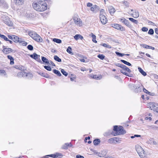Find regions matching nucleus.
<instances>
[{
	"label": "nucleus",
	"mask_w": 158,
	"mask_h": 158,
	"mask_svg": "<svg viewBox=\"0 0 158 158\" xmlns=\"http://www.w3.org/2000/svg\"><path fill=\"white\" fill-rule=\"evenodd\" d=\"M129 20L132 22L133 23H135V24H137L138 21L137 20H135L133 18H129Z\"/></svg>",
	"instance_id": "4c0bfd02"
},
{
	"label": "nucleus",
	"mask_w": 158,
	"mask_h": 158,
	"mask_svg": "<svg viewBox=\"0 0 158 158\" xmlns=\"http://www.w3.org/2000/svg\"><path fill=\"white\" fill-rule=\"evenodd\" d=\"M26 73L24 71H21L19 73L17 74V76L19 77L25 76Z\"/></svg>",
	"instance_id": "b1692460"
},
{
	"label": "nucleus",
	"mask_w": 158,
	"mask_h": 158,
	"mask_svg": "<svg viewBox=\"0 0 158 158\" xmlns=\"http://www.w3.org/2000/svg\"><path fill=\"white\" fill-rule=\"evenodd\" d=\"M138 69L139 72L144 76H145L147 74L140 67H138Z\"/></svg>",
	"instance_id": "a878e982"
},
{
	"label": "nucleus",
	"mask_w": 158,
	"mask_h": 158,
	"mask_svg": "<svg viewBox=\"0 0 158 158\" xmlns=\"http://www.w3.org/2000/svg\"><path fill=\"white\" fill-rule=\"evenodd\" d=\"M27 44V43L26 42L23 41V46H26Z\"/></svg>",
	"instance_id": "338daca9"
},
{
	"label": "nucleus",
	"mask_w": 158,
	"mask_h": 158,
	"mask_svg": "<svg viewBox=\"0 0 158 158\" xmlns=\"http://www.w3.org/2000/svg\"><path fill=\"white\" fill-rule=\"evenodd\" d=\"M115 53L117 55L119 56H123L125 55L124 54L118 52H115Z\"/></svg>",
	"instance_id": "c03bdc74"
},
{
	"label": "nucleus",
	"mask_w": 158,
	"mask_h": 158,
	"mask_svg": "<svg viewBox=\"0 0 158 158\" xmlns=\"http://www.w3.org/2000/svg\"><path fill=\"white\" fill-rule=\"evenodd\" d=\"M150 109L158 113V104L153 103L150 104Z\"/></svg>",
	"instance_id": "423d86ee"
},
{
	"label": "nucleus",
	"mask_w": 158,
	"mask_h": 158,
	"mask_svg": "<svg viewBox=\"0 0 158 158\" xmlns=\"http://www.w3.org/2000/svg\"><path fill=\"white\" fill-rule=\"evenodd\" d=\"M113 130L114 131L117 132L115 134H114V135H120V134L117 132V131H118V126H115L114 127Z\"/></svg>",
	"instance_id": "cd10ccee"
},
{
	"label": "nucleus",
	"mask_w": 158,
	"mask_h": 158,
	"mask_svg": "<svg viewBox=\"0 0 158 158\" xmlns=\"http://www.w3.org/2000/svg\"><path fill=\"white\" fill-rule=\"evenodd\" d=\"M102 45L103 46L105 47H106V48H111V47L109 45H107V44H106L105 43L103 44H102Z\"/></svg>",
	"instance_id": "58836bf2"
},
{
	"label": "nucleus",
	"mask_w": 158,
	"mask_h": 158,
	"mask_svg": "<svg viewBox=\"0 0 158 158\" xmlns=\"http://www.w3.org/2000/svg\"><path fill=\"white\" fill-rule=\"evenodd\" d=\"M98 57L101 60H103L105 58V56L103 54H99L98 56Z\"/></svg>",
	"instance_id": "a19ab883"
},
{
	"label": "nucleus",
	"mask_w": 158,
	"mask_h": 158,
	"mask_svg": "<svg viewBox=\"0 0 158 158\" xmlns=\"http://www.w3.org/2000/svg\"><path fill=\"white\" fill-rule=\"evenodd\" d=\"M56 158H61L63 156V155L60 153H56Z\"/></svg>",
	"instance_id": "72a5a7b5"
},
{
	"label": "nucleus",
	"mask_w": 158,
	"mask_h": 158,
	"mask_svg": "<svg viewBox=\"0 0 158 158\" xmlns=\"http://www.w3.org/2000/svg\"><path fill=\"white\" fill-rule=\"evenodd\" d=\"M115 139L114 138H112L110 139L108 141V143L112 144L114 143H115L114 142Z\"/></svg>",
	"instance_id": "473e14b6"
},
{
	"label": "nucleus",
	"mask_w": 158,
	"mask_h": 158,
	"mask_svg": "<svg viewBox=\"0 0 158 158\" xmlns=\"http://www.w3.org/2000/svg\"><path fill=\"white\" fill-rule=\"evenodd\" d=\"M30 56L31 58L36 60L38 61L41 62L40 59L39 58L40 56L37 55L36 53H34L32 55H30Z\"/></svg>",
	"instance_id": "9b49d317"
},
{
	"label": "nucleus",
	"mask_w": 158,
	"mask_h": 158,
	"mask_svg": "<svg viewBox=\"0 0 158 158\" xmlns=\"http://www.w3.org/2000/svg\"><path fill=\"white\" fill-rule=\"evenodd\" d=\"M119 21H121L124 24L126 25L129 27H131V24L126 19H119Z\"/></svg>",
	"instance_id": "1a4fd4ad"
},
{
	"label": "nucleus",
	"mask_w": 158,
	"mask_h": 158,
	"mask_svg": "<svg viewBox=\"0 0 158 158\" xmlns=\"http://www.w3.org/2000/svg\"><path fill=\"white\" fill-rule=\"evenodd\" d=\"M112 27L118 30L121 31H125V29L121 25L118 24H112Z\"/></svg>",
	"instance_id": "39448f33"
},
{
	"label": "nucleus",
	"mask_w": 158,
	"mask_h": 158,
	"mask_svg": "<svg viewBox=\"0 0 158 158\" xmlns=\"http://www.w3.org/2000/svg\"><path fill=\"white\" fill-rule=\"evenodd\" d=\"M8 37L10 39L13 40V35H8Z\"/></svg>",
	"instance_id": "680f3d73"
},
{
	"label": "nucleus",
	"mask_w": 158,
	"mask_h": 158,
	"mask_svg": "<svg viewBox=\"0 0 158 158\" xmlns=\"http://www.w3.org/2000/svg\"><path fill=\"white\" fill-rule=\"evenodd\" d=\"M0 74L6 75V73L5 71L3 70H0Z\"/></svg>",
	"instance_id": "49530a36"
},
{
	"label": "nucleus",
	"mask_w": 158,
	"mask_h": 158,
	"mask_svg": "<svg viewBox=\"0 0 158 158\" xmlns=\"http://www.w3.org/2000/svg\"><path fill=\"white\" fill-rule=\"evenodd\" d=\"M54 59L55 60L58 62H61V59L57 56H54Z\"/></svg>",
	"instance_id": "c9c22d12"
},
{
	"label": "nucleus",
	"mask_w": 158,
	"mask_h": 158,
	"mask_svg": "<svg viewBox=\"0 0 158 158\" xmlns=\"http://www.w3.org/2000/svg\"><path fill=\"white\" fill-rule=\"evenodd\" d=\"M79 60L81 62H85V60L83 58L79 59Z\"/></svg>",
	"instance_id": "e2e57ef3"
},
{
	"label": "nucleus",
	"mask_w": 158,
	"mask_h": 158,
	"mask_svg": "<svg viewBox=\"0 0 158 158\" xmlns=\"http://www.w3.org/2000/svg\"><path fill=\"white\" fill-rule=\"evenodd\" d=\"M154 31L152 29H150L148 32V34L150 35H153L154 33Z\"/></svg>",
	"instance_id": "de8ad7c7"
},
{
	"label": "nucleus",
	"mask_w": 158,
	"mask_h": 158,
	"mask_svg": "<svg viewBox=\"0 0 158 158\" xmlns=\"http://www.w3.org/2000/svg\"><path fill=\"white\" fill-rule=\"evenodd\" d=\"M102 78L101 76H98L97 75H93V78L97 80H100Z\"/></svg>",
	"instance_id": "2f4dec72"
},
{
	"label": "nucleus",
	"mask_w": 158,
	"mask_h": 158,
	"mask_svg": "<svg viewBox=\"0 0 158 158\" xmlns=\"http://www.w3.org/2000/svg\"><path fill=\"white\" fill-rule=\"evenodd\" d=\"M10 64L11 65H13L14 64V59H13L12 60H10Z\"/></svg>",
	"instance_id": "69168bd1"
},
{
	"label": "nucleus",
	"mask_w": 158,
	"mask_h": 158,
	"mask_svg": "<svg viewBox=\"0 0 158 158\" xmlns=\"http://www.w3.org/2000/svg\"><path fill=\"white\" fill-rule=\"evenodd\" d=\"M2 5L3 6L6 7L7 6V5L6 2L3 0H0V5Z\"/></svg>",
	"instance_id": "5701e85b"
},
{
	"label": "nucleus",
	"mask_w": 158,
	"mask_h": 158,
	"mask_svg": "<svg viewBox=\"0 0 158 158\" xmlns=\"http://www.w3.org/2000/svg\"><path fill=\"white\" fill-rule=\"evenodd\" d=\"M143 47L145 48H148V49H151L152 50H154L155 49V48L154 47L147 45H144L143 46Z\"/></svg>",
	"instance_id": "e433bc0d"
},
{
	"label": "nucleus",
	"mask_w": 158,
	"mask_h": 158,
	"mask_svg": "<svg viewBox=\"0 0 158 158\" xmlns=\"http://www.w3.org/2000/svg\"><path fill=\"white\" fill-rule=\"evenodd\" d=\"M148 30V28L145 27H143L142 28V30L143 31H147Z\"/></svg>",
	"instance_id": "3c124183"
},
{
	"label": "nucleus",
	"mask_w": 158,
	"mask_h": 158,
	"mask_svg": "<svg viewBox=\"0 0 158 158\" xmlns=\"http://www.w3.org/2000/svg\"><path fill=\"white\" fill-rule=\"evenodd\" d=\"M7 57L8 59H10V60H12V59H13V58L10 55H8L7 56Z\"/></svg>",
	"instance_id": "052dcab7"
},
{
	"label": "nucleus",
	"mask_w": 158,
	"mask_h": 158,
	"mask_svg": "<svg viewBox=\"0 0 158 158\" xmlns=\"http://www.w3.org/2000/svg\"><path fill=\"white\" fill-rule=\"evenodd\" d=\"M34 40L38 42H41L42 41V39L38 34H37L35 37L33 39Z\"/></svg>",
	"instance_id": "2eb2a0df"
},
{
	"label": "nucleus",
	"mask_w": 158,
	"mask_h": 158,
	"mask_svg": "<svg viewBox=\"0 0 158 158\" xmlns=\"http://www.w3.org/2000/svg\"><path fill=\"white\" fill-rule=\"evenodd\" d=\"M1 18L4 22L8 26H13V23L10 20L8 16L3 15L2 16Z\"/></svg>",
	"instance_id": "7ed1b4c3"
},
{
	"label": "nucleus",
	"mask_w": 158,
	"mask_h": 158,
	"mask_svg": "<svg viewBox=\"0 0 158 158\" xmlns=\"http://www.w3.org/2000/svg\"><path fill=\"white\" fill-rule=\"evenodd\" d=\"M73 20L75 23L79 26H81L82 25V23L81 20L80 18L77 17H74Z\"/></svg>",
	"instance_id": "20e7f679"
},
{
	"label": "nucleus",
	"mask_w": 158,
	"mask_h": 158,
	"mask_svg": "<svg viewBox=\"0 0 158 158\" xmlns=\"http://www.w3.org/2000/svg\"><path fill=\"white\" fill-rule=\"evenodd\" d=\"M27 48L30 50H33V47L31 45H29L27 46Z\"/></svg>",
	"instance_id": "09e8293b"
},
{
	"label": "nucleus",
	"mask_w": 158,
	"mask_h": 158,
	"mask_svg": "<svg viewBox=\"0 0 158 158\" xmlns=\"http://www.w3.org/2000/svg\"><path fill=\"white\" fill-rule=\"evenodd\" d=\"M76 158H84L83 156L80 155H77L76 156Z\"/></svg>",
	"instance_id": "6e6d98bb"
},
{
	"label": "nucleus",
	"mask_w": 158,
	"mask_h": 158,
	"mask_svg": "<svg viewBox=\"0 0 158 158\" xmlns=\"http://www.w3.org/2000/svg\"><path fill=\"white\" fill-rule=\"evenodd\" d=\"M106 153V151L104 150L98 153V156L100 157H103L105 156Z\"/></svg>",
	"instance_id": "dca6fc26"
},
{
	"label": "nucleus",
	"mask_w": 158,
	"mask_h": 158,
	"mask_svg": "<svg viewBox=\"0 0 158 158\" xmlns=\"http://www.w3.org/2000/svg\"><path fill=\"white\" fill-rule=\"evenodd\" d=\"M121 61L127 65L128 66H130L131 65V64L129 62H128L125 60H121Z\"/></svg>",
	"instance_id": "7c9ffc66"
},
{
	"label": "nucleus",
	"mask_w": 158,
	"mask_h": 158,
	"mask_svg": "<svg viewBox=\"0 0 158 158\" xmlns=\"http://www.w3.org/2000/svg\"><path fill=\"white\" fill-rule=\"evenodd\" d=\"M37 34L34 31H30L28 32V35L33 39L34 38L35 36L37 35Z\"/></svg>",
	"instance_id": "a211bd4d"
},
{
	"label": "nucleus",
	"mask_w": 158,
	"mask_h": 158,
	"mask_svg": "<svg viewBox=\"0 0 158 158\" xmlns=\"http://www.w3.org/2000/svg\"><path fill=\"white\" fill-rule=\"evenodd\" d=\"M108 9L110 15L113 14L115 11V9L112 6H109Z\"/></svg>",
	"instance_id": "4468645a"
},
{
	"label": "nucleus",
	"mask_w": 158,
	"mask_h": 158,
	"mask_svg": "<svg viewBox=\"0 0 158 158\" xmlns=\"http://www.w3.org/2000/svg\"><path fill=\"white\" fill-rule=\"evenodd\" d=\"M53 72L54 73L56 74L59 76H60L61 75V74L60 72L56 69H54L53 70Z\"/></svg>",
	"instance_id": "f704fd0d"
},
{
	"label": "nucleus",
	"mask_w": 158,
	"mask_h": 158,
	"mask_svg": "<svg viewBox=\"0 0 158 158\" xmlns=\"http://www.w3.org/2000/svg\"><path fill=\"white\" fill-rule=\"evenodd\" d=\"M116 65L122 68V69L125 70L129 73H131V70L125 65L118 63L116 64Z\"/></svg>",
	"instance_id": "6e6552de"
},
{
	"label": "nucleus",
	"mask_w": 158,
	"mask_h": 158,
	"mask_svg": "<svg viewBox=\"0 0 158 158\" xmlns=\"http://www.w3.org/2000/svg\"><path fill=\"white\" fill-rule=\"evenodd\" d=\"M74 38L76 40H77L80 39L81 40H82L83 39V37L81 35L79 34L76 35L74 37Z\"/></svg>",
	"instance_id": "aec40b11"
},
{
	"label": "nucleus",
	"mask_w": 158,
	"mask_h": 158,
	"mask_svg": "<svg viewBox=\"0 0 158 158\" xmlns=\"http://www.w3.org/2000/svg\"><path fill=\"white\" fill-rule=\"evenodd\" d=\"M32 6L34 9L38 11H43L47 8V4L42 1L33 2Z\"/></svg>",
	"instance_id": "f257e3e1"
},
{
	"label": "nucleus",
	"mask_w": 158,
	"mask_h": 158,
	"mask_svg": "<svg viewBox=\"0 0 158 158\" xmlns=\"http://www.w3.org/2000/svg\"><path fill=\"white\" fill-rule=\"evenodd\" d=\"M118 131L119 132V134H124L126 132L123 129V128L122 126L119 127Z\"/></svg>",
	"instance_id": "f3484780"
},
{
	"label": "nucleus",
	"mask_w": 158,
	"mask_h": 158,
	"mask_svg": "<svg viewBox=\"0 0 158 158\" xmlns=\"http://www.w3.org/2000/svg\"><path fill=\"white\" fill-rule=\"evenodd\" d=\"M100 19L102 23L103 24H106L107 21L106 17L104 15L100 14Z\"/></svg>",
	"instance_id": "0eeeda50"
},
{
	"label": "nucleus",
	"mask_w": 158,
	"mask_h": 158,
	"mask_svg": "<svg viewBox=\"0 0 158 158\" xmlns=\"http://www.w3.org/2000/svg\"><path fill=\"white\" fill-rule=\"evenodd\" d=\"M49 63L50 64H51L52 65L54 66H55V64L51 61H50L49 62Z\"/></svg>",
	"instance_id": "0e129e2a"
},
{
	"label": "nucleus",
	"mask_w": 158,
	"mask_h": 158,
	"mask_svg": "<svg viewBox=\"0 0 158 158\" xmlns=\"http://www.w3.org/2000/svg\"><path fill=\"white\" fill-rule=\"evenodd\" d=\"M25 76H27V77H33V75L31 73H26V74L25 75Z\"/></svg>",
	"instance_id": "ea45409f"
},
{
	"label": "nucleus",
	"mask_w": 158,
	"mask_h": 158,
	"mask_svg": "<svg viewBox=\"0 0 158 158\" xmlns=\"http://www.w3.org/2000/svg\"><path fill=\"white\" fill-rule=\"evenodd\" d=\"M3 52L6 54H8L10 53L12 51V50L11 48H5V47L4 46H3Z\"/></svg>",
	"instance_id": "9d476101"
},
{
	"label": "nucleus",
	"mask_w": 158,
	"mask_h": 158,
	"mask_svg": "<svg viewBox=\"0 0 158 158\" xmlns=\"http://www.w3.org/2000/svg\"><path fill=\"white\" fill-rule=\"evenodd\" d=\"M135 148L139 156L141 158H147V155L142 147L139 145L135 146Z\"/></svg>",
	"instance_id": "f03ea898"
},
{
	"label": "nucleus",
	"mask_w": 158,
	"mask_h": 158,
	"mask_svg": "<svg viewBox=\"0 0 158 158\" xmlns=\"http://www.w3.org/2000/svg\"><path fill=\"white\" fill-rule=\"evenodd\" d=\"M2 38L3 39L6 41L8 40V39L7 38V37L4 35H3L2 36Z\"/></svg>",
	"instance_id": "864d4df0"
},
{
	"label": "nucleus",
	"mask_w": 158,
	"mask_h": 158,
	"mask_svg": "<svg viewBox=\"0 0 158 158\" xmlns=\"http://www.w3.org/2000/svg\"><path fill=\"white\" fill-rule=\"evenodd\" d=\"M72 49L71 47H69L67 49V52L69 53V54L73 55V53L72 52Z\"/></svg>",
	"instance_id": "c85d7f7f"
},
{
	"label": "nucleus",
	"mask_w": 158,
	"mask_h": 158,
	"mask_svg": "<svg viewBox=\"0 0 158 158\" xmlns=\"http://www.w3.org/2000/svg\"><path fill=\"white\" fill-rule=\"evenodd\" d=\"M53 41L54 42L58 44H60L62 42L61 40H60L56 38H54L53 39Z\"/></svg>",
	"instance_id": "c756f323"
},
{
	"label": "nucleus",
	"mask_w": 158,
	"mask_h": 158,
	"mask_svg": "<svg viewBox=\"0 0 158 158\" xmlns=\"http://www.w3.org/2000/svg\"><path fill=\"white\" fill-rule=\"evenodd\" d=\"M13 40L15 42L22 43L23 41L21 39L19 38L18 37L15 35H13Z\"/></svg>",
	"instance_id": "f8f14e48"
},
{
	"label": "nucleus",
	"mask_w": 158,
	"mask_h": 158,
	"mask_svg": "<svg viewBox=\"0 0 158 158\" xmlns=\"http://www.w3.org/2000/svg\"><path fill=\"white\" fill-rule=\"evenodd\" d=\"M61 72L65 76H67L68 75L67 73L64 71V70L63 69H62L61 70Z\"/></svg>",
	"instance_id": "a18cd8bd"
},
{
	"label": "nucleus",
	"mask_w": 158,
	"mask_h": 158,
	"mask_svg": "<svg viewBox=\"0 0 158 158\" xmlns=\"http://www.w3.org/2000/svg\"><path fill=\"white\" fill-rule=\"evenodd\" d=\"M132 16L135 18H138L139 15V12L136 10H135L133 14H132Z\"/></svg>",
	"instance_id": "6ab92c4d"
},
{
	"label": "nucleus",
	"mask_w": 158,
	"mask_h": 158,
	"mask_svg": "<svg viewBox=\"0 0 158 158\" xmlns=\"http://www.w3.org/2000/svg\"><path fill=\"white\" fill-rule=\"evenodd\" d=\"M99 8L98 6L96 5H95L90 8V10L92 11H94L97 10H98Z\"/></svg>",
	"instance_id": "bb28decb"
},
{
	"label": "nucleus",
	"mask_w": 158,
	"mask_h": 158,
	"mask_svg": "<svg viewBox=\"0 0 158 158\" xmlns=\"http://www.w3.org/2000/svg\"><path fill=\"white\" fill-rule=\"evenodd\" d=\"M90 36H91L93 38L92 39V41L95 43H97V41L96 40V36L93 34L92 33L91 34H90L89 35Z\"/></svg>",
	"instance_id": "393cba45"
},
{
	"label": "nucleus",
	"mask_w": 158,
	"mask_h": 158,
	"mask_svg": "<svg viewBox=\"0 0 158 158\" xmlns=\"http://www.w3.org/2000/svg\"><path fill=\"white\" fill-rule=\"evenodd\" d=\"M145 119L146 120L149 119V120L150 121L152 120V118L151 117H148V116H146L145 117Z\"/></svg>",
	"instance_id": "4d7b16f0"
},
{
	"label": "nucleus",
	"mask_w": 158,
	"mask_h": 158,
	"mask_svg": "<svg viewBox=\"0 0 158 158\" xmlns=\"http://www.w3.org/2000/svg\"><path fill=\"white\" fill-rule=\"evenodd\" d=\"M44 67L45 69H47V70L49 71H50L52 70L50 66H49L45 65L44 66Z\"/></svg>",
	"instance_id": "37998d69"
},
{
	"label": "nucleus",
	"mask_w": 158,
	"mask_h": 158,
	"mask_svg": "<svg viewBox=\"0 0 158 158\" xmlns=\"http://www.w3.org/2000/svg\"><path fill=\"white\" fill-rule=\"evenodd\" d=\"M100 142L101 141L100 139H96L94 140L93 141V143L95 145H97L99 144Z\"/></svg>",
	"instance_id": "4be33fe9"
},
{
	"label": "nucleus",
	"mask_w": 158,
	"mask_h": 158,
	"mask_svg": "<svg viewBox=\"0 0 158 158\" xmlns=\"http://www.w3.org/2000/svg\"><path fill=\"white\" fill-rule=\"evenodd\" d=\"M125 71L126 70L124 69H121V72L123 74L127 76H128V75L127 74V73L125 72Z\"/></svg>",
	"instance_id": "8fccbe9b"
},
{
	"label": "nucleus",
	"mask_w": 158,
	"mask_h": 158,
	"mask_svg": "<svg viewBox=\"0 0 158 158\" xmlns=\"http://www.w3.org/2000/svg\"><path fill=\"white\" fill-rule=\"evenodd\" d=\"M155 32L158 35V29L157 28L155 29Z\"/></svg>",
	"instance_id": "774afa93"
},
{
	"label": "nucleus",
	"mask_w": 158,
	"mask_h": 158,
	"mask_svg": "<svg viewBox=\"0 0 158 158\" xmlns=\"http://www.w3.org/2000/svg\"><path fill=\"white\" fill-rule=\"evenodd\" d=\"M47 156L51 157L53 158H56V154H51L50 155H48Z\"/></svg>",
	"instance_id": "603ef678"
},
{
	"label": "nucleus",
	"mask_w": 158,
	"mask_h": 158,
	"mask_svg": "<svg viewBox=\"0 0 158 158\" xmlns=\"http://www.w3.org/2000/svg\"><path fill=\"white\" fill-rule=\"evenodd\" d=\"M104 12V10L103 9H101L100 10V14L103 15V14Z\"/></svg>",
	"instance_id": "bf43d9fd"
},
{
	"label": "nucleus",
	"mask_w": 158,
	"mask_h": 158,
	"mask_svg": "<svg viewBox=\"0 0 158 158\" xmlns=\"http://www.w3.org/2000/svg\"><path fill=\"white\" fill-rule=\"evenodd\" d=\"M70 143H65L64 145L62 147V148L64 149H67V146H69Z\"/></svg>",
	"instance_id": "79ce46f5"
},
{
	"label": "nucleus",
	"mask_w": 158,
	"mask_h": 158,
	"mask_svg": "<svg viewBox=\"0 0 158 158\" xmlns=\"http://www.w3.org/2000/svg\"><path fill=\"white\" fill-rule=\"evenodd\" d=\"M14 2L17 6L22 5L24 4V0H14Z\"/></svg>",
	"instance_id": "ddd939ff"
},
{
	"label": "nucleus",
	"mask_w": 158,
	"mask_h": 158,
	"mask_svg": "<svg viewBox=\"0 0 158 158\" xmlns=\"http://www.w3.org/2000/svg\"><path fill=\"white\" fill-rule=\"evenodd\" d=\"M42 60L46 64H50L48 60L44 57L43 56L42 57Z\"/></svg>",
	"instance_id": "412c9836"
},
{
	"label": "nucleus",
	"mask_w": 158,
	"mask_h": 158,
	"mask_svg": "<svg viewBox=\"0 0 158 158\" xmlns=\"http://www.w3.org/2000/svg\"><path fill=\"white\" fill-rule=\"evenodd\" d=\"M143 91L146 94H148V93H149V92L147 90H146L145 88H143Z\"/></svg>",
	"instance_id": "5fc2aeb1"
},
{
	"label": "nucleus",
	"mask_w": 158,
	"mask_h": 158,
	"mask_svg": "<svg viewBox=\"0 0 158 158\" xmlns=\"http://www.w3.org/2000/svg\"><path fill=\"white\" fill-rule=\"evenodd\" d=\"M93 5L90 2H88L87 3V6L88 7H91Z\"/></svg>",
	"instance_id": "13d9d810"
}]
</instances>
